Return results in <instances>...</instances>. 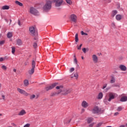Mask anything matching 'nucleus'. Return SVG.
<instances>
[{
  "label": "nucleus",
  "instance_id": "nucleus-1",
  "mask_svg": "<svg viewBox=\"0 0 127 127\" xmlns=\"http://www.w3.org/2000/svg\"><path fill=\"white\" fill-rule=\"evenodd\" d=\"M116 94L113 92H109L108 94L106 96L105 99L104 100V102L105 104L108 105L109 103L108 102H111L112 100H114L115 97H116Z\"/></svg>",
  "mask_w": 127,
  "mask_h": 127
},
{
  "label": "nucleus",
  "instance_id": "nucleus-2",
  "mask_svg": "<svg viewBox=\"0 0 127 127\" xmlns=\"http://www.w3.org/2000/svg\"><path fill=\"white\" fill-rule=\"evenodd\" d=\"M53 1L52 0H46V3L43 7L44 11H49L52 8Z\"/></svg>",
  "mask_w": 127,
  "mask_h": 127
},
{
  "label": "nucleus",
  "instance_id": "nucleus-3",
  "mask_svg": "<svg viewBox=\"0 0 127 127\" xmlns=\"http://www.w3.org/2000/svg\"><path fill=\"white\" fill-rule=\"evenodd\" d=\"M29 31L32 36H35L36 38H34L35 40H37V30L34 27H30L29 28Z\"/></svg>",
  "mask_w": 127,
  "mask_h": 127
},
{
  "label": "nucleus",
  "instance_id": "nucleus-4",
  "mask_svg": "<svg viewBox=\"0 0 127 127\" xmlns=\"http://www.w3.org/2000/svg\"><path fill=\"white\" fill-rule=\"evenodd\" d=\"M57 90H59L57 92H52L51 94V97H54L55 96H57L59 95L61 93H62V89H63V86L60 85V86H58L56 87Z\"/></svg>",
  "mask_w": 127,
  "mask_h": 127
},
{
  "label": "nucleus",
  "instance_id": "nucleus-5",
  "mask_svg": "<svg viewBox=\"0 0 127 127\" xmlns=\"http://www.w3.org/2000/svg\"><path fill=\"white\" fill-rule=\"evenodd\" d=\"M29 12L33 15H38L39 14V12H38V11L33 7H31L30 8Z\"/></svg>",
  "mask_w": 127,
  "mask_h": 127
},
{
  "label": "nucleus",
  "instance_id": "nucleus-6",
  "mask_svg": "<svg viewBox=\"0 0 127 127\" xmlns=\"http://www.w3.org/2000/svg\"><path fill=\"white\" fill-rule=\"evenodd\" d=\"M53 2L55 3V7L58 8L62 5V4L63 3V0H54Z\"/></svg>",
  "mask_w": 127,
  "mask_h": 127
},
{
  "label": "nucleus",
  "instance_id": "nucleus-7",
  "mask_svg": "<svg viewBox=\"0 0 127 127\" xmlns=\"http://www.w3.org/2000/svg\"><path fill=\"white\" fill-rule=\"evenodd\" d=\"M101 108L98 106H95L91 110V112L92 114H99V113H101Z\"/></svg>",
  "mask_w": 127,
  "mask_h": 127
},
{
  "label": "nucleus",
  "instance_id": "nucleus-8",
  "mask_svg": "<svg viewBox=\"0 0 127 127\" xmlns=\"http://www.w3.org/2000/svg\"><path fill=\"white\" fill-rule=\"evenodd\" d=\"M17 91H18V93L21 94V95H24V96H26V97L29 95V94L26 92V91H25L24 90L21 89L19 88H17Z\"/></svg>",
  "mask_w": 127,
  "mask_h": 127
},
{
  "label": "nucleus",
  "instance_id": "nucleus-9",
  "mask_svg": "<svg viewBox=\"0 0 127 127\" xmlns=\"http://www.w3.org/2000/svg\"><path fill=\"white\" fill-rule=\"evenodd\" d=\"M58 85V83H55L53 84L49 85L45 88L46 91H49V90H52V89H54V88H55L56 86Z\"/></svg>",
  "mask_w": 127,
  "mask_h": 127
},
{
  "label": "nucleus",
  "instance_id": "nucleus-10",
  "mask_svg": "<svg viewBox=\"0 0 127 127\" xmlns=\"http://www.w3.org/2000/svg\"><path fill=\"white\" fill-rule=\"evenodd\" d=\"M92 59L93 63L94 64H97L98 62H99V58H98V57L96 55H93L92 56Z\"/></svg>",
  "mask_w": 127,
  "mask_h": 127
},
{
  "label": "nucleus",
  "instance_id": "nucleus-11",
  "mask_svg": "<svg viewBox=\"0 0 127 127\" xmlns=\"http://www.w3.org/2000/svg\"><path fill=\"white\" fill-rule=\"evenodd\" d=\"M71 21L72 22H77V16L76 15L72 14L70 15V17Z\"/></svg>",
  "mask_w": 127,
  "mask_h": 127
},
{
  "label": "nucleus",
  "instance_id": "nucleus-12",
  "mask_svg": "<svg viewBox=\"0 0 127 127\" xmlns=\"http://www.w3.org/2000/svg\"><path fill=\"white\" fill-rule=\"evenodd\" d=\"M72 91H73V89H66L64 91V92L62 93V95L63 96H67L68 95V94H70V93L72 92Z\"/></svg>",
  "mask_w": 127,
  "mask_h": 127
},
{
  "label": "nucleus",
  "instance_id": "nucleus-13",
  "mask_svg": "<svg viewBox=\"0 0 127 127\" xmlns=\"http://www.w3.org/2000/svg\"><path fill=\"white\" fill-rule=\"evenodd\" d=\"M123 18L124 16H123V15L118 14L116 16V19L118 21H120V20H122V19H123Z\"/></svg>",
  "mask_w": 127,
  "mask_h": 127
},
{
  "label": "nucleus",
  "instance_id": "nucleus-14",
  "mask_svg": "<svg viewBox=\"0 0 127 127\" xmlns=\"http://www.w3.org/2000/svg\"><path fill=\"white\" fill-rule=\"evenodd\" d=\"M81 106L83 108H88L89 107V104L86 101H83L81 103Z\"/></svg>",
  "mask_w": 127,
  "mask_h": 127
},
{
  "label": "nucleus",
  "instance_id": "nucleus-15",
  "mask_svg": "<svg viewBox=\"0 0 127 127\" xmlns=\"http://www.w3.org/2000/svg\"><path fill=\"white\" fill-rule=\"evenodd\" d=\"M119 68L121 71H127V66L123 64H121L119 65Z\"/></svg>",
  "mask_w": 127,
  "mask_h": 127
},
{
  "label": "nucleus",
  "instance_id": "nucleus-16",
  "mask_svg": "<svg viewBox=\"0 0 127 127\" xmlns=\"http://www.w3.org/2000/svg\"><path fill=\"white\" fill-rule=\"evenodd\" d=\"M18 115L19 116H24V115H26V111L24 110H22L18 113Z\"/></svg>",
  "mask_w": 127,
  "mask_h": 127
},
{
  "label": "nucleus",
  "instance_id": "nucleus-17",
  "mask_svg": "<svg viewBox=\"0 0 127 127\" xmlns=\"http://www.w3.org/2000/svg\"><path fill=\"white\" fill-rule=\"evenodd\" d=\"M35 68L34 67H32L31 69L28 71V73L30 75H32L34 73V69Z\"/></svg>",
  "mask_w": 127,
  "mask_h": 127
},
{
  "label": "nucleus",
  "instance_id": "nucleus-18",
  "mask_svg": "<svg viewBox=\"0 0 127 127\" xmlns=\"http://www.w3.org/2000/svg\"><path fill=\"white\" fill-rule=\"evenodd\" d=\"M118 13V11L116 10H114L112 11V13H111V16L112 17H114V16Z\"/></svg>",
  "mask_w": 127,
  "mask_h": 127
},
{
  "label": "nucleus",
  "instance_id": "nucleus-19",
  "mask_svg": "<svg viewBox=\"0 0 127 127\" xmlns=\"http://www.w3.org/2000/svg\"><path fill=\"white\" fill-rule=\"evenodd\" d=\"M116 82V78L114 77V76H111V79L110 80V83L111 84H114Z\"/></svg>",
  "mask_w": 127,
  "mask_h": 127
},
{
  "label": "nucleus",
  "instance_id": "nucleus-20",
  "mask_svg": "<svg viewBox=\"0 0 127 127\" xmlns=\"http://www.w3.org/2000/svg\"><path fill=\"white\" fill-rule=\"evenodd\" d=\"M121 102H127V96H123L120 99Z\"/></svg>",
  "mask_w": 127,
  "mask_h": 127
},
{
  "label": "nucleus",
  "instance_id": "nucleus-21",
  "mask_svg": "<svg viewBox=\"0 0 127 127\" xmlns=\"http://www.w3.org/2000/svg\"><path fill=\"white\" fill-rule=\"evenodd\" d=\"M1 9L3 10H5L7 9H9V6L8 5H4L1 7Z\"/></svg>",
  "mask_w": 127,
  "mask_h": 127
},
{
  "label": "nucleus",
  "instance_id": "nucleus-22",
  "mask_svg": "<svg viewBox=\"0 0 127 127\" xmlns=\"http://www.w3.org/2000/svg\"><path fill=\"white\" fill-rule=\"evenodd\" d=\"M29 84V82L28 81V80L27 79H25L24 81V85L25 87H27V86H28Z\"/></svg>",
  "mask_w": 127,
  "mask_h": 127
},
{
  "label": "nucleus",
  "instance_id": "nucleus-23",
  "mask_svg": "<svg viewBox=\"0 0 127 127\" xmlns=\"http://www.w3.org/2000/svg\"><path fill=\"white\" fill-rule=\"evenodd\" d=\"M17 45H19V46H20L22 45V41L20 39H18L17 40Z\"/></svg>",
  "mask_w": 127,
  "mask_h": 127
},
{
  "label": "nucleus",
  "instance_id": "nucleus-24",
  "mask_svg": "<svg viewBox=\"0 0 127 127\" xmlns=\"http://www.w3.org/2000/svg\"><path fill=\"white\" fill-rule=\"evenodd\" d=\"M7 37L8 38H11L12 37V32H8L7 34Z\"/></svg>",
  "mask_w": 127,
  "mask_h": 127
},
{
  "label": "nucleus",
  "instance_id": "nucleus-25",
  "mask_svg": "<svg viewBox=\"0 0 127 127\" xmlns=\"http://www.w3.org/2000/svg\"><path fill=\"white\" fill-rule=\"evenodd\" d=\"M103 93L100 92L99 93L98 96V99L99 100L102 99L103 98Z\"/></svg>",
  "mask_w": 127,
  "mask_h": 127
},
{
  "label": "nucleus",
  "instance_id": "nucleus-26",
  "mask_svg": "<svg viewBox=\"0 0 127 127\" xmlns=\"http://www.w3.org/2000/svg\"><path fill=\"white\" fill-rule=\"evenodd\" d=\"M15 3L17 5H19V6H22L23 5V4H22V3H21V2H20L18 1H15Z\"/></svg>",
  "mask_w": 127,
  "mask_h": 127
},
{
  "label": "nucleus",
  "instance_id": "nucleus-27",
  "mask_svg": "<svg viewBox=\"0 0 127 127\" xmlns=\"http://www.w3.org/2000/svg\"><path fill=\"white\" fill-rule=\"evenodd\" d=\"M35 98L36 99H37L38 97L37 96L36 97L34 94H33L30 96V100H33V99H35Z\"/></svg>",
  "mask_w": 127,
  "mask_h": 127
},
{
  "label": "nucleus",
  "instance_id": "nucleus-28",
  "mask_svg": "<svg viewBox=\"0 0 127 127\" xmlns=\"http://www.w3.org/2000/svg\"><path fill=\"white\" fill-rule=\"evenodd\" d=\"M92 122H93V118H89L87 119V123L88 124H91V123H92Z\"/></svg>",
  "mask_w": 127,
  "mask_h": 127
},
{
  "label": "nucleus",
  "instance_id": "nucleus-29",
  "mask_svg": "<svg viewBox=\"0 0 127 127\" xmlns=\"http://www.w3.org/2000/svg\"><path fill=\"white\" fill-rule=\"evenodd\" d=\"M32 68H35V61L34 60L32 61Z\"/></svg>",
  "mask_w": 127,
  "mask_h": 127
},
{
  "label": "nucleus",
  "instance_id": "nucleus-30",
  "mask_svg": "<svg viewBox=\"0 0 127 127\" xmlns=\"http://www.w3.org/2000/svg\"><path fill=\"white\" fill-rule=\"evenodd\" d=\"M123 109H124V108L122 107V106H120L118 107L117 110L118 112H121V111H123Z\"/></svg>",
  "mask_w": 127,
  "mask_h": 127
},
{
  "label": "nucleus",
  "instance_id": "nucleus-31",
  "mask_svg": "<svg viewBox=\"0 0 127 127\" xmlns=\"http://www.w3.org/2000/svg\"><path fill=\"white\" fill-rule=\"evenodd\" d=\"M78 75L77 73H75L73 74V76H71V78H73V77H74V78H75V79H78Z\"/></svg>",
  "mask_w": 127,
  "mask_h": 127
},
{
  "label": "nucleus",
  "instance_id": "nucleus-32",
  "mask_svg": "<svg viewBox=\"0 0 127 127\" xmlns=\"http://www.w3.org/2000/svg\"><path fill=\"white\" fill-rule=\"evenodd\" d=\"M75 42H78V41H79V39L78 38V34L77 33H76L75 34Z\"/></svg>",
  "mask_w": 127,
  "mask_h": 127
},
{
  "label": "nucleus",
  "instance_id": "nucleus-33",
  "mask_svg": "<svg viewBox=\"0 0 127 127\" xmlns=\"http://www.w3.org/2000/svg\"><path fill=\"white\" fill-rule=\"evenodd\" d=\"M11 52L12 54H14V53L15 52V48L14 47H11Z\"/></svg>",
  "mask_w": 127,
  "mask_h": 127
},
{
  "label": "nucleus",
  "instance_id": "nucleus-34",
  "mask_svg": "<svg viewBox=\"0 0 127 127\" xmlns=\"http://www.w3.org/2000/svg\"><path fill=\"white\" fill-rule=\"evenodd\" d=\"M66 2H67L68 4H72V1L71 0H65Z\"/></svg>",
  "mask_w": 127,
  "mask_h": 127
},
{
  "label": "nucleus",
  "instance_id": "nucleus-35",
  "mask_svg": "<svg viewBox=\"0 0 127 127\" xmlns=\"http://www.w3.org/2000/svg\"><path fill=\"white\" fill-rule=\"evenodd\" d=\"M74 70H75V68L74 67H71L69 69V72L70 73H72V72H74Z\"/></svg>",
  "mask_w": 127,
  "mask_h": 127
},
{
  "label": "nucleus",
  "instance_id": "nucleus-36",
  "mask_svg": "<svg viewBox=\"0 0 127 127\" xmlns=\"http://www.w3.org/2000/svg\"><path fill=\"white\" fill-rule=\"evenodd\" d=\"M1 97L2 100H3V101H5V96H4V95L1 94Z\"/></svg>",
  "mask_w": 127,
  "mask_h": 127
},
{
  "label": "nucleus",
  "instance_id": "nucleus-37",
  "mask_svg": "<svg viewBox=\"0 0 127 127\" xmlns=\"http://www.w3.org/2000/svg\"><path fill=\"white\" fill-rule=\"evenodd\" d=\"M81 35H88V34H87L86 33L84 32V31H82L81 32Z\"/></svg>",
  "mask_w": 127,
  "mask_h": 127
},
{
  "label": "nucleus",
  "instance_id": "nucleus-38",
  "mask_svg": "<svg viewBox=\"0 0 127 127\" xmlns=\"http://www.w3.org/2000/svg\"><path fill=\"white\" fill-rule=\"evenodd\" d=\"M1 68L3 69V70H6L7 67H6V66L5 65H2L1 66Z\"/></svg>",
  "mask_w": 127,
  "mask_h": 127
},
{
  "label": "nucleus",
  "instance_id": "nucleus-39",
  "mask_svg": "<svg viewBox=\"0 0 127 127\" xmlns=\"http://www.w3.org/2000/svg\"><path fill=\"white\" fill-rule=\"evenodd\" d=\"M33 46L34 48H36V47H37V44L36 43H34Z\"/></svg>",
  "mask_w": 127,
  "mask_h": 127
},
{
  "label": "nucleus",
  "instance_id": "nucleus-40",
  "mask_svg": "<svg viewBox=\"0 0 127 127\" xmlns=\"http://www.w3.org/2000/svg\"><path fill=\"white\" fill-rule=\"evenodd\" d=\"M113 87H118V88H120V84H114L113 85Z\"/></svg>",
  "mask_w": 127,
  "mask_h": 127
},
{
  "label": "nucleus",
  "instance_id": "nucleus-41",
  "mask_svg": "<svg viewBox=\"0 0 127 127\" xmlns=\"http://www.w3.org/2000/svg\"><path fill=\"white\" fill-rule=\"evenodd\" d=\"M74 62L75 64H77V59H76V56H74Z\"/></svg>",
  "mask_w": 127,
  "mask_h": 127
},
{
  "label": "nucleus",
  "instance_id": "nucleus-42",
  "mask_svg": "<svg viewBox=\"0 0 127 127\" xmlns=\"http://www.w3.org/2000/svg\"><path fill=\"white\" fill-rule=\"evenodd\" d=\"M30 127V124H27L25 126H24L23 127Z\"/></svg>",
  "mask_w": 127,
  "mask_h": 127
},
{
  "label": "nucleus",
  "instance_id": "nucleus-43",
  "mask_svg": "<svg viewBox=\"0 0 127 127\" xmlns=\"http://www.w3.org/2000/svg\"><path fill=\"white\" fill-rule=\"evenodd\" d=\"M71 119H68L66 121V124H70V123H71Z\"/></svg>",
  "mask_w": 127,
  "mask_h": 127
},
{
  "label": "nucleus",
  "instance_id": "nucleus-44",
  "mask_svg": "<svg viewBox=\"0 0 127 127\" xmlns=\"http://www.w3.org/2000/svg\"><path fill=\"white\" fill-rule=\"evenodd\" d=\"M2 44H4V41H0V45H2Z\"/></svg>",
  "mask_w": 127,
  "mask_h": 127
},
{
  "label": "nucleus",
  "instance_id": "nucleus-45",
  "mask_svg": "<svg viewBox=\"0 0 127 127\" xmlns=\"http://www.w3.org/2000/svg\"><path fill=\"white\" fill-rule=\"evenodd\" d=\"M2 61H4V59H3V58H0V62H2Z\"/></svg>",
  "mask_w": 127,
  "mask_h": 127
},
{
  "label": "nucleus",
  "instance_id": "nucleus-46",
  "mask_svg": "<svg viewBox=\"0 0 127 127\" xmlns=\"http://www.w3.org/2000/svg\"><path fill=\"white\" fill-rule=\"evenodd\" d=\"M110 89H111V87H107L105 90V92H108V91H109V90H110Z\"/></svg>",
  "mask_w": 127,
  "mask_h": 127
},
{
  "label": "nucleus",
  "instance_id": "nucleus-47",
  "mask_svg": "<svg viewBox=\"0 0 127 127\" xmlns=\"http://www.w3.org/2000/svg\"><path fill=\"white\" fill-rule=\"evenodd\" d=\"M107 84H105L104 85H103V87H102V89H105V88H106L107 87Z\"/></svg>",
  "mask_w": 127,
  "mask_h": 127
},
{
  "label": "nucleus",
  "instance_id": "nucleus-48",
  "mask_svg": "<svg viewBox=\"0 0 127 127\" xmlns=\"http://www.w3.org/2000/svg\"><path fill=\"white\" fill-rule=\"evenodd\" d=\"M120 115V113L119 112H116L114 113V116H119Z\"/></svg>",
  "mask_w": 127,
  "mask_h": 127
},
{
  "label": "nucleus",
  "instance_id": "nucleus-49",
  "mask_svg": "<svg viewBox=\"0 0 127 127\" xmlns=\"http://www.w3.org/2000/svg\"><path fill=\"white\" fill-rule=\"evenodd\" d=\"M82 51L83 52V53H86V48H83L82 49Z\"/></svg>",
  "mask_w": 127,
  "mask_h": 127
},
{
  "label": "nucleus",
  "instance_id": "nucleus-50",
  "mask_svg": "<svg viewBox=\"0 0 127 127\" xmlns=\"http://www.w3.org/2000/svg\"><path fill=\"white\" fill-rule=\"evenodd\" d=\"M101 126H102V123H99V124L97 125V127H101Z\"/></svg>",
  "mask_w": 127,
  "mask_h": 127
},
{
  "label": "nucleus",
  "instance_id": "nucleus-51",
  "mask_svg": "<svg viewBox=\"0 0 127 127\" xmlns=\"http://www.w3.org/2000/svg\"><path fill=\"white\" fill-rule=\"evenodd\" d=\"M95 125V123H92L89 125L90 127H93Z\"/></svg>",
  "mask_w": 127,
  "mask_h": 127
},
{
  "label": "nucleus",
  "instance_id": "nucleus-52",
  "mask_svg": "<svg viewBox=\"0 0 127 127\" xmlns=\"http://www.w3.org/2000/svg\"><path fill=\"white\" fill-rule=\"evenodd\" d=\"M85 112V109H81V113H84Z\"/></svg>",
  "mask_w": 127,
  "mask_h": 127
},
{
  "label": "nucleus",
  "instance_id": "nucleus-53",
  "mask_svg": "<svg viewBox=\"0 0 127 127\" xmlns=\"http://www.w3.org/2000/svg\"><path fill=\"white\" fill-rule=\"evenodd\" d=\"M28 62L25 63L24 64V65L25 66H26V65H28Z\"/></svg>",
  "mask_w": 127,
  "mask_h": 127
},
{
  "label": "nucleus",
  "instance_id": "nucleus-54",
  "mask_svg": "<svg viewBox=\"0 0 127 127\" xmlns=\"http://www.w3.org/2000/svg\"><path fill=\"white\" fill-rule=\"evenodd\" d=\"M119 127H126V125H121Z\"/></svg>",
  "mask_w": 127,
  "mask_h": 127
},
{
  "label": "nucleus",
  "instance_id": "nucleus-55",
  "mask_svg": "<svg viewBox=\"0 0 127 127\" xmlns=\"http://www.w3.org/2000/svg\"><path fill=\"white\" fill-rule=\"evenodd\" d=\"M111 25H112V26H113V27H115V25L114 23H112L111 24Z\"/></svg>",
  "mask_w": 127,
  "mask_h": 127
},
{
  "label": "nucleus",
  "instance_id": "nucleus-56",
  "mask_svg": "<svg viewBox=\"0 0 127 127\" xmlns=\"http://www.w3.org/2000/svg\"><path fill=\"white\" fill-rule=\"evenodd\" d=\"M18 25H19V26L21 25V24H20V21L18 20Z\"/></svg>",
  "mask_w": 127,
  "mask_h": 127
},
{
  "label": "nucleus",
  "instance_id": "nucleus-57",
  "mask_svg": "<svg viewBox=\"0 0 127 127\" xmlns=\"http://www.w3.org/2000/svg\"><path fill=\"white\" fill-rule=\"evenodd\" d=\"M77 49H78V50H80L81 49L79 47H77Z\"/></svg>",
  "mask_w": 127,
  "mask_h": 127
},
{
  "label": "nucleus",
  "instance_id": "nucleus-58",
  "mask_svg": "<svg viewBox=\"0 0 127 127\" xmlns=\"http://www.w3.org/2000/svg\"><path fill=\"white\" fill-rule=\"evenodd\" d=\"M82 45H83L82 44H80V45L79 46V47H80V48L81 49V47H82Z\"/></svg>",
  "mask_w": 127,
  "mask_h": 127
},
{
  "label": "nucleus",
  "instance_id": "nucleus-59",
  "mask_svg": "<svg viewBox=\"0 0 127 127\" xmlns=\"http://www.w3.org/2000/svg\"><path fill=\"white\" fill-rule=\"evenodd\" d=\"M82 45H83L82 44H80V45L79 46V47H80V48L81 49V47H82Z\"/></svg>",
  "mask_w": 127,
  "mask_h": 127
},
{
  "label": "nucleus",
  "instance_id": "nucleus-60",
  "mask_svg": "<svg viewBox=\"0 0 127 127\" xmlns=\"http://www.w3.org/2000/svg\"><path fill=\"white\" fill-rule=\"evenodd\" d=\"M13 71H14V72H16V69H13Z\"/></svg>",
  "mask_w": 127,
  "mask_h": 127
},
{
  "label": "nucleus",
  "instance_id": "nucleus-61",
  "mask_svg": "<svg viewBox=\"0 0 127 127\" xmlns=\"http://www.w3.org/2000/svg\"><path fill=\"white\" fill-rule=\"evenodd\" d=\"M11 24V19H10V24Z\"/></svg>",
  "mask_w": 127,
  "mask_h": 127
},
{
  "label": "nucleus",
  "instance_id": "nucleus-62",
  "mask_svg": "<svg viewBox=\"0 0 127 127\" xmlns=\"http://www.w3.org/2000/svg\"><path fill=\"white\" fill-rule=\"evenodd\" d=\"M0 88H1V83H0Z\"/></svg>",
  "mask_w": 127,
  "mask_h": 127
},
{
  "label": "nucleus",
  "instance_id": "nucleus-63",
  "mask_svg": "<svg viewBox=\"0 0 127 127\" xmlns=\"http://www.w3.org/2000/svg\"><path fill=\"white\" fill-rule=\"evenodd\" d=\"M125 127H127V123L126 124Z\"/></svg>",
  "mask_w": 127,
  "mask_h": 127
},
{
  "label": "nucleus",
  "instance_id": "nucleus-64",
  "mask_svg": "<svg viewBox=\"0 0 127 127\" xmlns=\"http://www.w3.org/2000/svg\"><path fill=\"white\" fill-rule=\"evenodd\" d=\"M7 127H12V126H8Z\"/></svg>",
  "mask_w": 127,
  "mask_h": 127
}]
</instances>
